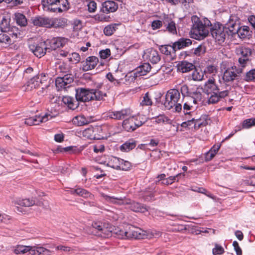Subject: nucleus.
<instances>
[{
	"mask_svg": "<svg viewBox=\"0 0 255 255\" xmlns=\"http://www.w3.org/2000/svg\"><path fill=\"white\" fill-rule=\"evenodd\" d=\"M48 52L55 50L60 47H63L67 42V39L64 37H54L52 39H47L45 41Z\"/></svg>",
	"mask_w": 255,
	"mask_h": 255,
	"instance_id": "obj_8",
	"label": "nucleus"
},
{
	"mask_svg": "<svg viewBox=\"0 0 255 255\" xmlns=\"http://www.w3.org/2000/svg\"><path fill=\"white\" fill-rule=\"evenodd\" d=\"M107 96L106 93L98 89L80 88L76 90L75 97L77 101L88 102L91 100L101 101Z\"/></svg>",
	"mask_w": 255,
	"mask_h": 255,
	"instance_id": "obj_4",
	"label": "nucleus"
},
{
	"mask_svg": "<svg viewBox=\"0 0 255 255\" xmlns=\"http://www.w3.org/2000/svg\"><path fill=\"white\" fill-rule=\"evenodd\" d=\"M100 57L102 59H106L109 57L111 55V51L109 49H106L105 50H102L100 51Z\"/></svg>",
	"mask_w": 255,
	"mask_h": 255,
	"instance_id": "obj_64",
	"label": "nucleus"
},
{
	"mask_svg": "<svg viewBox=\"0 0 255 255\" xmlns=\"http://www.w3.org/2000/svg\"><path fill=\"white\" fill-rule=\"evenodd\" d=\"M71 193L72 194H76L77 195L85 198H90L91 199H93L94 198L93 195H92L86 190L81 188H78L77 189L72 190L71 191Z\"/></svg>",
	"mask_w": 255,
	"mask_h": 255,
	"instance_id": "obj_27",
	"label": "nucleus"
},
{
	"mask_svg": "<svg viewBox=\"0 0 255 255\" xmlns=\"http://www.w3.org/2000/svg\"><path fill=\"white\" fill-rule=\"evenodd\" d=\"M14 204L23 207H30L35 204V201L29 198L17 199L14 201Z\"/></svg>",
	"mask_w": 255,
	"mask_h": 255,
	"instance_id": "obj_29",
	"label": "nucleus"
},
{
	"mask_svg": "<svg viewBox=\"0 0 255 255\" xmlns=\"http://www.w3.org/2000/svg\"><path fill=\"white\" fill-rule=\"evenodd\" d=\"M73 122L78 126H84L89 123L88 120L83 115H79L75 117L73 119Z\"/></svg>",
	"mask_w": 255,
	"mask_h": 255,
	"instance_id": "obj_36",
	"label": "nucleus"
},
{
	"mask_svg": "<svg viewBox=\"0 0 255 255\" xmlns=\"http://www.w3.org/2000/svg\"><path fill=\"white\" fill-rule=\"evenodd\" d=\"M241 73H242V68H237V66H233L224 71L223 79L227 82L233 81L238 79Z\"/></svg>",
	"mask_w": 255,
	"mask_h": 255,
	"instance_id": "obj_9",
	"label": "nucleus"
},
{
	"mask_svg": "<svg viewBox=\"0 0 255 255\" xmlns=\"http://www.w3.org/2000/svg\"><path fill=\"white\" fill-rule=\"evenodd\" d=\"M160 52L165 55H171L172 51L175 52L176 51L175 47L174 46V44L172 45H161L159 47Z\"/></svg>",
	"mask_w": 255,
	"mask_h": 255,
	"instance_id": "obj_34",
	"label": "nucleus"
},
{
	"mask_svg": "<svg viewBox=\"0 0 255 255\" xmlns=\"http://www.w3.org/2000/svg\"><path fill=\"white\" fill-rule=\"evenodd\" d=\"M46 45L45 41H42L38 43L30 44L29 45L30 50L37 57L43 56L48 50H46Z\"/></svg>",
	"mask_w": 255,
	"mask_h": 255,
	"instance_id": "obj_11",
	"label": "nucleus"
},
{
	"mask_svg": "<svg viewBox=\"0 0 255 255\" xmlns=\"http://www.w3.org/2000/svg\"><path fill=\"white\" fill-rule=\"evenodd\" d=\"M180 100V92L175 89L168 90L165 95V100L164 106L167 110L174 109L176 112H180L182 110V106L178 103Z\"/></svg>",
	"mask_w": 255,
	"mask_h": 255,
	"instance_id": "obj_5",
	"label": "nucleus"
},
{
	"mask_svg": "<svg viewBox=\"0 0 255 255\" xmlns=\"http://www.w3.org/2000/svg\"><path fill=\"white\" fill-rule=\"evenodd\" d=\"M94 19L98 22L108 21L109 20V16L105 15L104 14H97L93 17Z\"/></svg>",
	"mask_w": 255,
	"mask_h": 255,
	"instance_id": "obj_55",
	"label": "nucleus"
},
{
	"mask_svg": "<svg viewBox=\"0 0 255 255\" xmlns=\"http://www.w3.org/2000/svg\"><path fill=\"white\" fill-rule=\"evenodd\" d=\"M237 54L241 55L240 58L244 59H249V57L251 56L252 51L251 49L242 47L237 49Z\"/></svg>",
	"mask_w": 255,
	"mask_h": 255,
	"instance_id": "obj_31",
	"label": "nucleus"
},
{
	"mask_svg": "<svg viewBox=\"0 0 255 255\" xmlns=\"http://www.w3.org/2000/svg\"><path fill=\"white\" fill-rule=\"evenodd\" d=\"M28 250H29V246L19 245L17 246L14 252L16 254H24L27 253Z\"/></svg>",
	"mask_w": 255,
	"mask_h": 255,
	"instance_id": "obj_52",
	"label": "nucleus"
},
{
	"mask_svg": "<svg viewBox=\"0 0 255 255\" xmlns=\"http://www.w3.org/2000/svg\"><path fill=\"white\" fill-rule=\"evenodd\" d=\"M133 118L134 122V127H135V129L141 126L144 123V122H142L140 120V117L139 116H131Z\"/></svg>",
	"mask_w": 255,
	"mask_h": 255,
	"instance_id": "obj_62",
	"label": "nucleus"
},
{
	"mask_svg": "<svg viewBox=\"0 0 255 255\" xmlns=\"http://www.w3.org/2000/svg\"><path fill=\"white\" fill-rule=\"evenodd\" d=\"M58 1L59 6L61 7V10H62V12L68 9L69 3L67 0H58Z\"/></svg>",
	"mask_w": 255,
	"mask_h": 255,
	"instance_id": "obj_63",
	"label": "nucleus"
},
{
	"mask_svg": "<svg viewBox=\"0 0 255 255\" xmlns=\"http://www.w3.org/2000/svg\"><path fill=\"white\" fill-rule=\"evenodd\" d=\"M249 32V27L247 26H243L239 27L236 34L238 35L240 38L244 39L248 35Z\"/></svg>",
	"mask_w": 255,
	"mask_h": 255,
	"instance_id": "obj_42",
	"label": "nucleus"
},
{
	"mask_svg": "<svg viewBox=\"0 0 255 255\" xmlns=\"http://www.w3.org/2000/svg\"><path fill=\"white\" fill-rule=\"evenodd\" d=\"M209 29L212 37L218 42L221 44L224 42L227 35V31L223 25L219 23H215L210 26Z\"/></svg>",
	"mask_w": 255,
	"mask_h": 255,
	"instance_id": "obj_6",
	"label": "nucleus"
},
{
	"mask_svg": "<svg viewBox=\"0 0 255 255\" xmlns=\"http://www.w3.org/2000/svg\"><path fill=\"white\" fill-rule=\"evenodd\" d=\"M93 228L97 230L96 234L103 238H108L112 235V228H108L106 225L100 222H95L92 224Z\"/></svg>",
	"mask_w": 255,
	"mask_h": 255,
	"instance_id": "obj_10",
	"label": "nucleus"
},
{
	"mask_svg": "<svg viewBox=\"0 0 255 255\" xmlns=\"http://www.w3.org/2000/svg\"><path fill=\"white\" fill-rule=\"evenodd\" d=\"M88 7V10L90 13L95 12L97 8V4L95 0H84Z\"/></svg>",
	"mask_w": 255,
	"mask_h": 255,
	"instance_id": "obj_41",
	"label": "nucleus"
},
{
	"mask_svg": "<svg viewBox=\"0 0 255 255\" xmlns=\"http://www.w3.org/2000/svg\"><path fill=\"white\" fill-rule=\"evenodd\" d=\"M136 142L133 139H129L120 147V149L122 152H128L135 148Z\"/></svg>",
	"mask_w": 255,
	"mask_h": 255,
	"instance_id": "obj_24",
	"label": "nucleus"
},
{
	"mask_svg": "<svg viewBox=\"0 0 255 255\" xmlns=\"http://www.w3.org/2000/svg\"><path fill=\"white\" fill-rule=\"evenodd\" d=\"M62 101L64 105H66L71 110H74L78 107V101L71 97L64 96L62 98Z\"/></svg>",
	"mask_w": 255,
	"mask_h": 255,
	"instance_id": "obj_23",
	"label": "nucleus"
},
{
	"mask_svg": "<svg viewBox=\"0 0 255 255\" xmlns=\"http://www.w3.org/2000/svg\"><path fill=\"white\" fill-rule=\"evenodd\" d=\"M220 101L218 92L213 93L209 98L208 101L210 104H215Z\"/></svg>",
	"mask_w": 255,
	"mask_h": 255,
	"instance_id": "obj_60",
	"label": "nucleus"
},
{
	"mask_svg": "<svg viewBox=\"0 0 255 255\" xmlns=\"http://www.w3.org/2000/svg\"><path fill=\"white\" fill-rule=\"evenodd\" d=\"M145 58L152 64H156L160 60L158 52L154 49H151L145 54Z\"/></svg>",
	"mask_w": 255,
	"mask_h": 255,
	"instance_id": "obj_21",
	"label": "nucleus"
},
{
	"mask_svg": "<svg viewBox=\"0 0 255 255\" xmlns=\"http://www.w3.org/2000/svg\"><path fill=\"white\" fill-rule=\"evenodd\" d=\"M120 166V167H119V170H128L130 169L131 167V164L128 161H125L122 159H121Z\"/></svg>",
	"mask_w": 255,
	"mask_h": 255,
	"instance_id": "obj_51",
	"label": "nucleus"
},
{
	"mask_svg": "<svg viewBox=\"0 0 255 255\" xmlns=\"http://www.w3.org/2000/svg\"><path fill=\"white\" fill-rule=\"evenodd\" d=\"M69 61L77 63L80 60V56L78 53L73 52L71 54H69L68 58Z\"/></svg>",
	"mask_w": 255,
	"mask_h": 255,
	"instance_id": "obj_49",
	"label": "nucleus"
},
{
	"mask_svg": "<svg viewBox=\"0 0 255 255\" xmlns=\"http://www.w3.org/2000/svg\"><path fill=\"white\" fill-rule=\"evenodd\" d=\"M204 90L208 93H214L218 92V87L215 83V79H209L206 82L204 86Z\"/></svg>",
	"mask_w": 255,
	"mask_h": 255,
	"instance_id": "obj_22",
	"label": "nucleus"
},
{
	"mask_svg": "<svg viewBox=\"0 0 255 255\" xmlns=\"http://www.w3.org/2000/svg\"><path fill=\"white\" fill-rule=\"evenodd\" d=\"M120 158L113 156L109 159L107 164L109 167L119 170V167H120Z\"/></svg>",
	"mask_w": 255,
	"mask_h": 255,
	"instance_id": "obj_32",
	"label": "nucleus"
},
{
	"mask_svg": "<svg viewBox=\"0 0 255 255\" xmlns=\"http://www.w3.org/2000/svg\"><path fill=\"white\" fill-rule=\"evenodd\" d=\"M226 31H227V35L233 36L238 32L239 25L230 17L229 21L224 26Z\"/></svg>",
	"mask_w": 255,
	"mask_h": 255,
	"instance_id": "obj_19",
	"label": "nucleus"
},
{
	"mask_svg": "<svg viewBox=\"0 0 255 255\" xmlns=\"http://www.w3.org/2000/svg\"><path fill=\"white\" fill-rule=\"evenodd\" d=\"M166 30L171 34H175L177 33L176 23L174 21L170 20L167 24L165 23Z\"/></svg>",
	"mask_w": 255,
	"mask_h": 255,
	"instance_id": "obj_43",
	"label": "nucleus"
},
{
	"mask_svg": "<svg viewBox=\"0 0 255 255\" xmlns=\"http://www.w3.org/2000/svg\"><path fill=\"white\" fill-rule=\"evenodd\" d=\"M9 19L3 16L0 23V30L2 32H11Z\"/></svg>",
	"mask_w": 255,
	"mask_h": 255,
	"instance_id": "obj_30",
	"label": "nucleus"
},
{
	"mask_svg": "<svg viewBox=\"0 0 255 255\" xmlns=\"http://www.w3.org/2000/svg\"><path fill=\"white\" fill-rule=\"evenodd\" d=\"M152 102L148 93H146L142 97V100L140 102L142 106H151Z\"/></svg>",
	"mask_w": 255,
	"mask_h": 255,
	"instance_id": "obj_45",
	"label": "nucleus"
},
{
	"mask_svg": "<svg viewBox=\"0 0 255 255\" xmlns=\"http://www.w3.org/2000/svg\"><path fill=\"white\" fill-rule=\"evenodd\" d=\"M192 20L193 24L191 30V37L198 40L204 39L208 35L210 27L212 26L210 21L206 18L203 23L196 16H192Z\"/></svg>",
	"mask_w": 255,
	"mask_h": 255,
	"instance_id": "obj_3",
	"label": "nucleus"
},
{
	"mask_svg": "<svg viewBox=\"0 0 255 255\" xmlns=\"http://www.w3.org/2000/svg\"><path fill=\"white\" fill-rule=\"evenodd\" d=\"M180 91L183 96V98H185L186 96L190 95L191 89H189L186 85H184L181 87Z\"/></svg>",
	"mask_w": 255,
	"mask_h": 255,
	"instance_id": "obj_58",
	"label": "nucleus"
},
{
	"mask_svg": "<svg viewBox=\"0 0 255 255\" xmlns=\"http://www.w3.org/2000/svg\"><path fill=\"white\" fill-rule=\"evenodd\" d=\"M114 233L116 235L117 237L119 239H126L128 237V228L127 230H121L116 229Z\"/></svg>",
	"mask_w": 255,
	"mask_h": 255,
	"instance_id": "obj_39",
	"label": "nucleus"
},
{
	"mask_svg": "<svg viewBox=\"0 0 255 255\" xmlns=\"http://www.w3.org/2000/svg\"><path fill=\"white\" fill-rule=\"evenodd\" d=\"M207 124L208 122L206 120L201 119H195V121H194V128L195 129H197L201 127L205 126Z\"/></svg>",
	"mask_w": 255,
	"mask_h": 255,
	"instance_id": "obj_48",
	"label": "nucleus"
},
{
	"mask_svg": "<svg viewBox=\"0 0 255 255\" xmlns=\"http://www.w3.org/2000/svg\"><path fill=\"white\" fill-rule=\"evenodd\" d=\"M41 79H39V77L35 76L31 78L27 82V86L29 87L30 89L36 88L39 87Z\"/></svg>",
	"mask_w": 255,
	"mask_h": 255,
	"instance_id": "obj_40",
	"label": "nucleus"
},
{
	"mask_svg": "<svg viewBox=\"0 0 255 255\" xmlns=\"http://www.w3.org/2000/svg\"><path fill=\"white\" fill-rule=\"evenodd\" d=\"M249 61V59H244L243 58L239 57L238 59V62L239 64L237 67V68H242L243 72L244 69L246 67Z\"/></svg>",
	"mask_w": 255,
	"mask_h": 255,
	"instance_id": "obj_54",
	"label": "nucleus"
},
{
	"mask_svg": "<svg viewBox=\"0 0 255 255\" xmlns=\"http://www.w3.org/2000/svg\"><path fill=\"white\" fill-rule=\"evenodd\" d=\"M105 117L116 120L125 119L123 122V127L127 131L134 130L133 119L131 117V113L129 109H122L121 111H109L105 113Z\"/></svg>",
	"mask_w": 255,
	"mask_h": 255,
	"instance_id": "obj_1",
	"label": "nucleus"
},
{
	"mask_svg": "<svg viewBox=\"0 0 255 255\" xmlns=\"http://www.w3.org/2000/svg\"><path fill=\"white\" fill-rule=\"evenodd\" d=\"M183 103V111L185 115L190 114L192 111H194L198 107L194 100L190 97H185L182 99Z\"/></svg>",
	"mask_w": 255,
	"mask_h": 255,
	"instance_id": "obj_15",
	"label": "nucleus"
},
{
	"mask_svg": "<svg viewBox=\"0 0 255 255\" xmlns=\"http://www.w3.org/2000/svg\"><path fill=\"white\" fill-rule=\"evenodd\" d=\"M15 19L16 23L20 26H25L27 24V19L25 16L21 13L15 14Z\"/></svg>",
	"mask_w": 255,
	"mask_h": 255,
	"instance_id": "obj_38",
	"label": "nucleus"
},
{
	"mask_svg": "<svg viewBox=\"0 0 255 255\" xmlns=\"http://www.w3.org/2000/svg\"><path fill=\"white\" fill-rule=\"evenodd\" d=\"M52 116L49 113L44 115L35 116L25 119L24 123L28 126L38 125L40 123H45L52 118Z\"/></svg>",
	"mask_w": 255,
	"mask_h": 255,
	"instance_id": "obj_12",
	"label": "nucleus"
},
{
	"mask_svg": "<svg viewBox=\"0 0 255 255\" xmlns=\"http://www.w3.org/2000/svg\"><path fill=\"white\" fill-rule=\"evenodd\" d=\"M99 62V59L95 56H89L85 61L82 62V69L84 71H87L93 69Z\"/></svg>",
	"mask_w": 255,
	"mask_h": 255,
	"instance_id": "obj_16",
	"label": "nucleus"
},
{
	"mask_svg": "<svg viewBox=\"0 0 255 255\" xmlns=\"http://www.w3.org/2000/svg\"><path fill=\"white\" fill-rule=\"evenodd\" d=\"M118 25L119 24L117 23H112L108 25L104 29V33L106 36H111L117 30Z\"/></svg>",
	"mask_w": 255,
	"mask_h": 255,
	"instance_id": "obj_33",
	"label": "nucleus"
},
{
	"mask_svg": "<svg viewBox=\"0 0 255 255\" xmlns=\"http://www.w3.org/2000/svg\"><path fill=\"white\" fill-rule=\"evenodd\" d=\"M151 237V235L147 231L131 225L128 226V239H143Z\"/></svg>",
	"mask_w": 255,
	"mask_h": 255,
	"instance_id": "obj_7",
	"label": "nucleus"
},
{
	"mask_svg": "<svg viewBox=\"0 0 255 255\" xmlns=\"http://www.w3.org/2000/svg\"><path fill=\"white\" fill-rule=\"evenodd\" d=\"M100 196L106 202L118 205H127L128 208L134 212L144 213L148 211L147 208L141 204L132 201L130 199L123 197L108 196L103 193H100Z\"/></svg>",
	"mask_w": 255,
	"mask_h": 255,
	"instance_id": "obj_2",
	"label": "nucleus"
},
{
	"mask_svg": "<svg viewBox=\"0 0 255 255\" xmlns=\"http://www.w3.org/2000/svg\"><path fill=\"white\" fill-rule=\"evenodd\" d=\"M173 44L176 50L180 49L190 45L192 44V40L189 38H181Z\"/></svg>",
	"mask_w": 255,
	"mask_h": 255,
	"instance_id": "obj_25",
	"label": "nucleus"
},
{
	"mask_svg": "<svg viewBox=\"0 0 255 255\" xmlns=\"http://www.w3.org/2000/svg\"><path fill=\"white\" fill-rule=\"evenodd\" d=\"M5 33L3 32L0 34V43L9 44L11 42V39L9 36Z\"/></svg>",
	"mask_w": 255,
	"mask_h": 255,
	"instance_id": "obj_56",
	"label": "nucleus"
},
{
	"mask_svg": "<svg viewBox=\"0 0 255 255\" xmlns=\"http://www.w3.org/2000/svg\"><path fill=\"white\" fill-rule=\"evenodd\" d=\"M45 11H50L52 12H62L61 7L59 6V4L57 2V4H54L53 5L49 7V8L45 9Z\"/></svg>",
	"mask_w": 255,
	"mask_h": 255,
	"instance_id": "obj_53",
	"label": "nucleus"
},
{
	"mask_svg": "<svg viewBox=\"0 0 255 255\" xmlns=\"http://www.w3.org/2000/svg\"><path fill=\"white\" fill-rule=\"evenodd\" d=\"M194 68V65L187 61H182L177 65L178 70L182 73L188 72L193 70Z\"/></svg>",
	"mask_w": 255,
	"mask_h": 255,
	"instance_id": "obj_26",
	"label": "nucleus"
},
{
	"mask_svg": "<svg viewBox=\"0 0 255 255\" xmlns=\"http://www.w3.org/2000/svg\"><path fill=\"white\" fill-rule=\"evenodd\" d=\"M212 252L214 255H222L224 252V249L222 246L216 245L215 248L213 249Z\"/></svg>",
	"mask_w": 255,
	"mask_h": 255,
	"instance_id": "obj_59",
	"label": "nucleus"
},
{
	"mask_svg": "<svg viewBox=\"0 0 255 255\" xmlns=\"http://www.w3.org/2000/svg\"><path fill=\"white\" fill-rule=\"evenodd\" d=\"M205 72L212 75H215L218 72L217 67L213 65H208L205 69Z\"/></svg>",
	"mask_w": 255,
	"mask_h": 255,
	"instance_id": "obj_50",
	"label": "nucleus"
},
{
	"mask_svg": "<svg viewBox=\"0 0 255 255\" xmlns=\"http://www.w3.org/2000/svg\"><path fill=\"white\" fill-rule=\"evenodd\" d=\"M52 20L53 18L37 17L34 19L33 23L35 25L51 28L52 27Z\"/></svg>",
	"mask_w": 255,
	"mask_h": 255,
	"instance_id": "obj_18",
	"label": "nucleus"
},
{
	"mask_svg": "<svg viewBox=\"0 0 255 255\" xmlns=\"http://www.w3.org/2000/svg\"><path fill=\"white\" fill-rule=\"evenodd\" d=\"M186 97L192 99V101L194 100V103L198 105L199 102H201L202 99L201 89L198 88H191L190 95Z\"/></svg>",
	"mask_w": 255,
	"mask_h": 255,
	"instance_id": "obj_20",
	"label": "nucleus"
},
{
	"mask_svg": "<svg viewBox=\"0 0 255 255\" xmlns=\"http://www.w3.org/2000/svg\"><path fill=\"white\" fill-rule=\"evenodd\" d=\"M151 69V67L150 65L148 63H144L136 69V71L140 75H145L149 72Z\"/></svg>",
	"mask_w": 255,
	"mask_h": 255,
	"instance_id": "obj_35",
	"label": "nucleus"
},
{
	"mask_svg": "<svg viewBox=\"0 0 255 255\" xmlns=\"http://www.w3.org/2000/svg\"><path fill=\"white\" fill-rule=\"evenodd\" d=\"M247 82H250L255 80V69H253L247 72L244 79Z\"/></svg>",
	"mask_w": 255,
	"mask_h": 255,
	"instance_id": "obj_46",
	"label": "nucleus"
},
{
	"mask_svg": "<svg viewBox=\"0 0 255 255\" xmlns=\"http://www.w3.org/2000/svg\"><path fill=\"white\" fill-rule=\"evenodd\" d=\"M58 2V0H42L41 3L44 10L45 9H49V7L54 4H57Z\"/></svg>",
	"mask_w": 255,
	"mask_h": 255,
	"instance_id": "obj_47",
	"label": "nucleus"
},
{
	"mask_svg": "<svg viewBox=\"0 0 255 255\" xmlns=\"http://www.w3.org/2000/svg\"><path fill=\"white\" fill-rule=\"evenodd\" d=\"M101 10L104 13H109L116 11L118 8V4L113 0H106L103 2Z\"/></svg>",
	"mask_w": 255,
	"mask_h": 255,
	"instance_id": "obj_17",
	"label": "nucleus"
},
{
	"mask_svg": "<svg viewBox=\"0 0 255 255\" xmlns=\"http://www.w3.org/2000/svg\"><path fill=\"white\" fill-rule=\"evenodd\" d=\"M192 76L194 81H201L203 79L204 75L202 72H199L197 70H195L192 73Z\"/></svg>",
	"mask_w": 255,
	"mask_h": 255,
	"instance_id": "obj_57",
	"label": "nucleus"
},
{
	"mask_svg": "<svg viewBox=\"0 0 255 255\" xmlns=\"http://www.w3.org/2000/svg\"><path fill=\"white\" fill-rule=\"evenodd\" d=\"M154 122L157 124H171L172 121L164 115H160L154 118Z\"/></svg>",
	"mask_w": 255,
	"mask_h": 255,
	"instance_id": "obj_37",
	"label": "nucleus"
},
{
	"mask_svg": "<svg viewBox=\"0 0 255 255\" xmlns=\"http://www.w3.org/2000/svg\"><path fill=\"white\" fill-rule=\"evenodd\" d=\"M73 81L72 77L69 75H66L64 76L61 77H57L55 80V85L58 91L61 90L63 89H66L69 87Z\"/></svg>",
	"mask_w": 255,
	"mask_h": 255,
	"instance_id": "obj_13",
	"label": "nucleus"
},
{
	"mask_svg": "<svg viewBox=\"0 0 255 255\" xmlns=\"http://www.w3.org/2000/svg\"><path fill=\"white\" fill-rule=\"evenodd\" d=\"M254 126H255V118L244 120L242 124L241 128V129L242 128H249Z\"/></svg>",
	"mask_w": 255,
	"mask_h": 255,
	"instance_id": "obj_44",
	"label": "nucleus"
},
{
	"mask_svg": "<svg viewBox=\"0 0 255 255\" xmlns=\"http://www.w3.org/2000/svg\"><path fill=\"white\" fill-rule=\"evenodd\" d=\"M93 150L95 153H102L105 150V146L101 143H98L93 146Z\"/></svg>",
	"mask_w": 255,
	"mask_h": 255,
	"instance_id": "obj_61",
	"label": "nucleus"
},
{
	"mask_svg": "<svg viewBox=\"0 0 255 255\" xmlns=\"http://www.w3.org/2000/svg\"><path fill=\"white\" fill-rule=\"evenodd\" d=\"M67 25V19L65 18H53L52 27L63 28Z\"/></svg>",
	"mask_w": 255,
	"mask_h": 255,
	"instance_id": "obj_28",
	"label": "nucleus"
},
{
	"mask_svg": "<svg viewBox=\"0 0 255 255\" xmlns=\"http://www.w3.org/2000/svg\"><path fill=\"white\" fill-rule=\"evenodd\" d=\"M98 130L99 128L91 127L81 131V135L90 139H100L101 137L98 134Z\"/></svg>",
	"mask_w": 255,
	"mask_h": 255,
	"instance_id": "obj_14",
	"label": "nucleus"
}]
</instances>
